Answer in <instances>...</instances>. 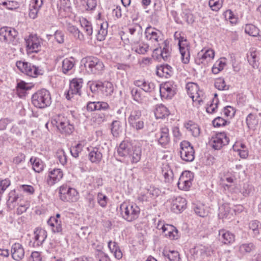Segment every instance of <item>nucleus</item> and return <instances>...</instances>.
<instances>
[{
    "instance_id": "nucleus-46",
    "label": "nucleus",
    "mask_w": 261,
    "mask_h": 261,
    "mask_svg": "<svg viewBox=\"0 0 261 261\" xmlns=\"http://www.w3.org/2000/svg\"><path fill=\"white\" fill-rule=\"evenodd\" d=\"M256 248L255 245L251 242L244 243L239 247V251L242 254L250 253Z\"/></svg>"
},
{
    "instance_id": "nucleus-43",
    "label": "nucleus",
    "mask_w": 261,
    "mask_h": 261,
    "mask_svg": "<svg viewBox=\"0 0 261 261\" xmlns=\"http://www.w3.org/2000/svg\"><path fill=\"white\" fill-rule=\"evenodd\" d=\"M73 59L69 60L67 58L65 59L62 61V70L64 74L67 73L71 71L74 66V63L73 61Z\"/></svg>"
},
{
    "instance_id": "nucleus-24",
    "label": "nucleus",
    "mask_w": 261,
    "mask_h": 261,
    "mask_svg": "<svg viewBox=\"0 0 261 261\" xmlns=\"http://www.w3.org/2000/svg\"><path fill=\"white\" fill-rule=\"evenodd\" d=\"M161 229L164 235L171 239H177L179 237L178 230L172 225H163Z\"/></svg>"
},
{
    "instance_id": "nucleus-56",
    "label": "nucleus",
    "mask_w": 261,
    "mask_h": 261,
    "mask_svg": "<svg viewBox=\"0 0 261 261\" xmlns=\"http://www.w3.org/2000/svg\"><path fill=\"white\" fill-rule=\"evenodd\" d=\"M257 53L256 51H251L250 54L248 56V61L249 64L253 67L255 68L257 67L258 60H256Z\"/></svg>"
},
{
    "instance_id": "nucleus-30",
    "label": "nucleus",
    "mask_w": 261,
    "mask_h": 261,
    "mask_svg": "<svg viewBox=\"0 0 261 261\" xmlns=\"http://www.w3.org/2000/svg\"><path fill=\"white\" fill-rule=\"evenodd\" d=\"M259 119L256 114L250 113L246 119L248 127L251 129H255L258 124Z\"/></svg>"
},
{
    "instance_id": "nucleus-42",
    "label": "nucleus",
    "mask_w": 261,
    "mask_h": 261,
    "mask_svg": "<svg viewBox=\"0 0 261 261\" xmlns=\"http://www.w3.org/2000/svg\"><path fill=\"white\" fill-rule=\"evenodd\" d=\"M186 128L190 131L194 137H197L200 135V128L196 124L189 121L185 124Z\"/></svg>"
},
{
    "instance_id": "nucleus-11",
    "label": "nucleus",
    "mask_w": 261,
    "mask_h": 261,
    "mask_svg": "<svg viewBox=\"0 0 261 261\" xmlns=\"http://www.w3.org/2000/svg\"><path fill=\"white\" fill-rule=\"evenodd\" d=\"M83 80L81 78H74L72 79L69 84V88L67 93L66 98L69 100L74 95H81V89L83 86Z\"/></svg>"
},
{
    "instance_id": "nucleus-18",
    "label": "nucleus",
    "mask_w": 261,
    "mask_h": 261,
    "mask_svg": "<svg viewBox=\"0 0 261 261\" xmlns=\"http://www.w3.org/2000/svg\"><path fill=\"white\" fill-rule=\"evenodd\" d=\"M214 56L215 53L213 49H202L198 53L197 58L195 59V62L198 65L203 63L204 61L208 62L212 60Z\"/></svg>"
},
{
    "instance_id": "nucleus-54",
    "label": "nucleus",
    "mask_w": 261,
    "mask_h": 261,
    "mask_svg": "<svg viewBox=\"0 0 261 261\" xmlns=\"http://www.w3.org/2000/svg\"><path fill=\"white\" fill-rule=\"evenodd\" d=\"M19 198L18 195H15L14 192H11L9 193V199L7 201V204L11 208H13L15 206V202L18 201Z\"/></svg>"
},
{
    "instance_id": "nucleus-61",
    "label": "nucleus",
    "mask_w": 261,
    "mask_h": 261,
    "mask_svg": "<svg viewBox=\"0 0 261 261\" xmlns=\"http://www.w3.org/2000/svg\"><path fill=\"white\" fill-rule=\"evenodd\" d=\"M57 157L60 163L64 165L66 163L67 159L65 152L62 149L58 150L56 153Z\"/></svg>"
},
{
    "instance_id": "nucleus-60",
    "label": "nucleus",
    "mask_w": 261,
    "mask_h": 261,
    "mask_svg": "<svg viewBox=\"0 0 261 261\" xmlns=\"http://www.w3.org/2000/svg\"><path fill=\"white\" fill-rule=\"evenodd\" d=\"M130 126L136 131L142 130L144 127V122L142 120L129 124Z\"/></svg>"
},
{
    "instance_id": "nucleus-2",
    "label": "nucleus",
    "mask_w": 261,
    "mask_h": 261,
    "mask_svg": "<svg viewBox=\"0 0 261 261\" xmlns=\"http://www.w3.org/2000/svg\"><path fill=\"white\" fill-rule=\"evenodd\" d=\"M32 102L34 107L39 109L49 106L51 103L49 92L45 89L37 91L32 96Z\"/></svg>"
},
{
    "instance_id": "nucleus-22",
    "label": "nucleus",
    "mask_w": 261,
    "mask_h": 261,
    "mask_svg": "<svg viewBox=\"0 0 261 261\" xmlns=\"http://www.w3.org/2000/svg\"><path fill=\"white\" fill-rule=\"evenodd\" d=\"M219 240L224 244H231L235 241V236L225 229H221L219 232Z\"/></svg>"
},
{
    "instance_id": "nucleus-32",
    "label": "nucleus",
    "mask_w": 261,
    "mask_h": 261,
    "mask_svg": "<svg viewBox=\"0 0 261 261\" xmlns=\"http://www.w3.org/2000/svg\"><path fill=\"white\" fill-rule=\"evenodd\" d=\"M47 224L51 227L54 232H60L62 230L61 222L57 219V218L51 217L47 221Z\"/></svg>"
},
{
    "instance_id": "nucleus-48",
    "label": "nucleus",
    "mask_w": 261,
    "mask_h": 261,
    "mask_svg": "<svg viewBox=\"0 0 261 261\" xmlns=\"http://www.w3.org/2000/svg\"><path fill=\"white\" fill-rule=\"evenodd\" d=\"M101 91L106 96L111 95L114 91V87L112 83L105 81L102 83Z\"/></svg>"
},
{
    "instance_id": "nucleus-50",
    "label": "nucleus",
    "mask_w": 261,
    "mask_h": 261,
    "mask_svg": "<svg viewBox=\"0 0 261 261\" xmlns=\"http://www.w3.org/2000/svg\"><path fill=\"white\" fill-rule=\"evenodd\" d=\"M194 210L196 215L201 217L206 216L208 213L204 205L202 204L196 205L194 208Z\"/></svg>"
},
{
    "instance_id": "nucleus-9",
    "label": "nucleus",
    "mask_w": 261,
    "mask_h": 261,
    "mask_svg": "<svg viewBox=\"0 0 261 261\" xmlns=\"http://www.w3.org/2000/svg\"><path fill=\"white\" fill-rule=\"evenodd\" d=\"M177 86L172 81L166 82L160 86V94L162 98L171 99L176 93Z\"/></svg>"
},
{
    "instance_id": "nucleus-25",
    "label": "nucleus",
    "mask_w": 261,
    "mask_h": 261,
    "mask_svg": "<svg viewBox=\"0 0 261 261\" xmlns=\"http://www.w3.org/2000/svg\"><path fill=\"white\" fill-rule=\"evenodd\" d=\"M132 145L128 142L122 141L117 148V153L120 157H121L122 162L124 163L126 158L130 151Z\"/></svg>"
},
{
    "instance_id": "nucleus-40",
    "label": "nucleus",
    "mask_w": 261,
    "mask_h": 261,
    "mask_svg": "<svg viewBox=\"0 0 261 261\" xmlns=\"http://www.w3.org/2000/svg\"><path fill=\"white\" fill-rule=\"evenodd\" d=\"M154 114L157 119H161L168 116L169 114V111L166 107L161 105L156 107L154 111Z\"/></svg>"
},
{
    "instance_id": "nucleus-4",
    "label": "nucleus",
    "mask_w": 261,
    "mask_h": 261,
    "mask_svg": "<svg viewBox=\"0 0 261 261\" xmlns=\"http://www.w3.org/2000/svg\"><path fill=\"white\" fill-rule=\"evenodd\" d=\"M16 65L19 70L29 76L36 77L43 74V71L41 69L31 63L19 61L16 63Z\"/></svg>"
},
{
    "instance_id": "nucleus-41",
    "label": "nucleus",
    "mask_w": 261,
    "mask_h": 261,
    "mask_svg": "<svg viewBox=\"0 0 261 261\" xmlns=\"http://www.w3.org/2000/svg\"><path fill=\"white\" fill-rule=\"evenodd\" d=\"M171 48L169 47V42L164 41L163 43V48L161 49V56L165 61H167L170 57Z\"/></svg>"
},
{
    "instance_id": "nucleus-38",
    "label": "nucleus",
    "mask_w": 261,
    "mask_h": 261,
    "mask_svg": "<svg viewBox=\"0 0 261 261\" xmlns=\"http://www.w3.org/2000/svg\"><path fill=\"white\" fill-rule=\"evenodd\" d=\"M142 90L136 87L131 89L130 93L133 99L138 103H142L144 96L142 93Z\"/></svg>"
},
{
    "instance_id": "nucleus-44",
    "label": "nucleus",
    "mask_w": 261,
    "mask_h": 261,
    "mask_svg": "<svg viewBox=\"0 0 261 261\" xmlns=\"http://www.w3.org/2000/svg\"><path fill=\"white\" fill-rule=\"evenodd\" d=\"M30 162L32 165L34 170L38 173L42 171L44 168V165L42 162L38 158H31Z\"/></svg>"
},
{
    "instance_id": "nucleus-1",
    "label": "nucleus",
    "mask_w": 261,
    "mask_h": 261,
    "mask_svg": "<svg viewBox=\"0 0 261 261\" xmlns=\"http://www.w3.org/2000/svg\"><path fill=\"white\" fill-rule=\"evenodd\" d=\"M82 62L84 63L86 71L91 74H101L105 69L102 61L99 59L89 56L83 58Z\"/></svg>"
},
{
    "instance_id": "nucleus-12",
    "label": "nucleus",
    "mask_w": 261,
    "mask_h": 261,
    "mask_svg": "<svg viewBox=\"0 0 261 261\" xmlns=\"http://www.w3.org/2000/svg\"><path fill=\"white\" fill-rule=\"evenodd\" d=\"M188 95L193 101H197L199 104L202 101L203 92L199 90L198 85L194 83H189L186 85Z\"/></svg>"
},
{
    "instance_id": "nucleus-28",
    "label": "nucleus",
    "mask_w": 261,
    "mask_h": 261,
    "mask_svg": "<svg viewBox=\"0 0 261 261\" xmlns=\"http://www.w3.org/2000/svg\"><path fill=\"white\" fill-rule=\"evenodd\" d=\"M58 9L59 15L62 17H66L71 9L69 0H61L58 4Z\"/></svg>"
},
{
    "instance_id": "nucleus-14",
    "label": "nucleus",
    "mask_w": 261,
    "mask_h": 261,
    "mask_svg": "<svg viewBox=\"0 0 261 261\" xmlns=\"http://www.w3.org/2000/svg\"><path fill=\"white\" fill-rule=\"evenodd\" d=\"M141 155V148L138 146H132L124 163L126 165L137 163L140 161Z\"/></svg>"
},
{
    "instance_id": "nucleus-63",
    "label": "nucleus",
    "mask_w": 261,
    "mask_h": 261,
    "mask_svg": "<svg viewBox=\"0 0 261 261\" xmlns=\"http://www.w3.org/2000/svg\"><path fill=\"white\" fill-rule=\"evenodd\" d=\"M167 256L170 261H180L179 254L177 251H170Z\"/></svg>"
},
{
    "instance_id": "nucleus-8",
    "label": "nucleus",
    "mask_w": 261,
    "mask_h": 261,
    "mask_svg": "<svg viewBox=\"0 0 261 261\" xmlns=\"http://www.w3.org/2000/svg\"><path fill=\"white\" fill-rule=\"evenodd\" d=\"M17 35V31L14 28L5 27L0 29V40L2 42L15 44Z\"/></svg>"
},
{
    "instance_id": "nucleus-39",
    "label": "nucleus",
    "mask_w": 261,
    "mask_h": 261,
    "mask_svg": "<svg viewBox=\"0 0 261 261\" xmlns=\"http://www.w3.org/2000/svg\"><path fill=\"white\" fill-rule=\"evenodd\" d=\"M138 43V42L134 43L132 49L138 54H145L148 50V45L144 43Z\"/></svg>"
},
{
    "instance_id": "nucleus-16",
    "label": "nucleus",
    "mask_w": 261,
    "mask_h": 261,
    "mask_svg": "<svg viewBox=\"0 0 261 261\" xmlns=\"http://www.w3.org/2000/svg\"><path fill=\"white\" fill-rule=\"evenodd\" d=\"M192 173L190 172H182L177 183L178 188L182 190H188L192 184Z\"/></svg>"
},
{
    "instance_id": "nucleus-36",
    "label": "nucleus",
    "mask_w": 261,
    "mask_h": 261,
    "mask_svg": "<svg viewBox=\"0 0 261 261\" xmlns=\"http://www.w3.org/2000/svg\"><path fill=\"white\" fill-rule=\"evenodd\" d=\"M111 133L114 137H118L122 133L121 122L118 120L113 121L111 125Z\"/></svg>"
},
{
    "instance_id": "nucleus-29",
    "label": "nucleus",
    "mask_w": 261,
    "mask_h": 261,
    "mask_svg": "<svg viewBox=\"0 0 261 261\" xmlns=\"http://www.w3.org/2000/svg\"><path fill=\"white\" fill-rule=\"evenodd\" d=\"M145 34L146 37L149 38V40L159 42V39L161 35V32L154 28L149 27L146 28Z\"/></svg>"
},
{
    "instance_id": "nucleus-23",
    "label": "nucleus",
    "mask_w": 261,
    "mask_h": 261,
    "mask_svg": "<svg viewBox=\"0 0 261 261\" xmlns=\"http://www.w3.org/2000/svg\"><path fill=\"white\" fill-rule=\"evenodd\" d=\"M156 73L160 77H170L173 74L172 67L168 65L164 64L156 67Z\"/></svg>"
},
{
    "instance_id": "nucleus-3",
    "label": "nucleus",
    "mask_w": 261,
    "mask_h": 261,
    "mask_svg": "<svg viewBox=\"0 0 261 261\" xmlns=\"http://www.w3.org/2000/svg\"><path fill=\"white\" fill-rule=\"evenodd\" d=\"M122 217L128 222H133L139 217L140 209L136 204L127 202L122 203L120 206Z\"/></svg>"
},
{
    "instance_id": "nucleus-20",
    "label": "nucleus",
    "mask_w": 261,
    "mask_h": 261,
    "mask_svg": "<svg viewBox=\"0 0 261 261\" xmlns=\"http://www.w3.org/2000/svg\"><path fill=\"white\" fill-rule=\"evenodd\" d=\"M11 253L15 260H21L24 256V250L22 245L18 243L13 244L11 246Z\"/></svg>"
},
{
    "instance_id": "nucleus-7",
    "label": "nucleus",
    "mask_w": 261,
    "mask_h": 261,
    "mask_svg": "<svg viewBox=\"0 0 261 261\" xmlns=\"http://www.w3.org/2000/svg\"><path fill=\"white\" fill-rule=\"evenodd\" d=\"M191 252L194 257L200 261H206L213 253V250L210 247L198 245L193 248Z\"/></svg>"
},
{
    "instance_id": "nucleus-52",
    "label": "nucleus",
    "mask_w": 261,
    "mask_h": 261,
    "mask_svg": "<svg viewBox=\"0 0 261 261\" xmlns=\"http://www.w3.org/2000/svg\"><path fill=\"white\" fill-rule=\"evenodd\" d=\"M108 197L104 194L98 192L97 195V202L98 204L102 207L105 208L108 204Z\"/></svg>"
},
{
    "instance_id": "nucleus-13",
    "label": "nucleus",
    "mask_w": 261,
    "mask_h": 261,
    "mask_svg": "<svg viewBox=\"0 0 261 261\" xmlns=\"http://www.w3.org/2000/svg\"><path fill=\"white\" fill-rule=\"evenodd\" d=\"M229 138L224 132L217 134L212 137L210 143L212 147L216 150L220 149L223 146L228 144Z\"/></svg>"
},
{
    "instance_id": "nucleus-53",
    "label": "nucleus",
    "mask_w": 261,
    "mask_h": 261,
    "mask_svg": "<svg viewBox=\"0 0 261 261\" xmlns=\"http://www.w3.org/2000/svg\"><path fill=\"white\" fill-rule=\"evenodd\" d=\"M260 227L261 224L257 220L252 221L249 224V228L252 230L254 237L259 234V229Z\"/></svg>"
},
{
    "instance_id": "nucleus-47",
    "label": "nucleus",
    "mask_w": 261,
    "mask_h": 261,
    "mask_svg": "<svg viewBox=\"0 0 261 261\" xmlns=\"http://www.w3.org/2000/svg\"><path fill=\"white\" fill-rule=\"evenodd\" d=\"M80 23L86 35L88 37H90L93 33V28L91 22L88 21L86 19L83 18L80 20Z\"/></svg>"
},
{
    "instance_id": "nucleus-58",
    "label": "nucleus",
    "mask_w": 261,
    "mask_h": 261,
    "mask_svg": "<svg viewBox=\"0 0 261 261\" xmlns=\"http://www.w3.org/2000/svg\"><path fill=\"white\" fill-rule=\"evenodd\" d=\"M83 146L81 143H78L75 146L71 148L70 152L71 155L74 158L79 156V153L83 149Z\"/></svg>"
},
{
    "instance_id": "nucleus-33",
    "label": "nucleus",
    "mask_w": 261,
    "mask_h": 261,
    "mask_svg": "<svg viewBox=\"0 0 261 261\" xmlns=\"http://www.w3.org/2000/svg\"><path fill=\"white\" fill-rule=\"evenodd\" d=\"M170 141L169 135V129L165 126L161 129L160 136L159 139V142L162 145H167Z\"/></svg>"
},
{
    "instance_id": "nucleus-34",
    "label": "nucleus",
    "mask_w": 261,
    "mask_h": 261,
    "mask_svg": "<svg viewBox=\"0 0 261 261\" xmlns=\"http://www.w3.org/2000/svg\"><path fill=\"white\" fill-rule=\"evenodd\" d=\"M107 116L105 113L95 114L92 117L91 121L94 126H99L106 121Z\"/></svg>"
},
{
    "instance_id": "nucleus-26",
    "label": "nucleus",
    "mask_w": 261,
    "mask_h": 261,
    "mask_svg": "<svg viewBox=\"0 0 261 261\" xmlns=\"http://www.w3.org/2000/svg\"><path fill=\"white\" fill-rule=\"evenodd\" d=\"M89 151L88 158L89 160L94 163H98L102 159V153L99 150V149L96 147L88 148Z\"/></svg>"
},
{
    "instance_id": "nucleus-37",
    "label": "nucleus",
    "mask_w": 261,
    "mask_h": 261,
    "mask_svg": "<svg viewBox=\"0 0 261 261\" xmlns=\"http://www.w3.org/2000/svg\"><path fill=\"white\" fill-rule=\"evenodd\" d=\"M162 173L164 176L166 181L170 182L172 180L173 178V172L169 165H163Z\"/></svg>"
},
{
    "instance_id": "nucleus-5",
    "label": "nucleus",
    "mask_w": 261,
    "mask_h": 261,
    "mask_svg": "<svg viewBox=\"0 0 261 261\" xmlns=\"http://www.w3.org/2000/svg\"><path fill=\"white\" fill-rule=\"evenodd\" d=\"M58 130L62 134L67 135L71 134L74 129L73 125L71 124L67 118L59 115L55 117L51 122Z\"/></svg>"
},
{
    "instance_id": "nucleus-21",
    "label": "nucleus",
    "mask_w": 261,
    "mask_h": 261,
    "mask_svg": "<svg viewBox=\"0 0 261 261\" xmlns=\"http://www.w3.org/2000/svg\"><path fill=\"white\" fill-rule=\"evenodd\" d=\"M63 173L60 169H54L49 172L47 179V184L53 186L59 182L63 177Z\"/></svg>"
},
{
    "instance_id": "nucleus-15",
    "label": "nucleus",
    "mask_w": 261,
    "mask_h": 261,
    "mask_svg": "<svg viewBox=\"0 0 261 261\" xmlns=\"http://www.w3.org/2000/svg\"><path fill=\"white\" fill-rule=\"evenodd\" d=\"M178 45L182 62L185 64L188 63L190 56L189 46L187 39L184 37L180 36L178 38Z\"/></svg>"
},
{
    "instance_id": "nucleus-59",
    "label": "nucleus",
    "mask_w": 261,
    "mask_h": 261,
    "mask_svg": "<svg viewBox=\"0 0 261 261\" xmlns=\"http://www.w3.org/2000/svg\"><path fill=\"white\" fill-rule=\"evenodd\" d=\"M154 83L145 81L141 89L146 93H151L154 90Z\"/></svg>"
},
{
    "instance_id": "nucleus-10",
    "label": "nucleus",
    "mask_w": 261,
    "mask_h": 261,
    "mask_svg": "<svg viewBox=\"0 0 261 261\" xmlns=\"http://www.w3.org/2000/svg\"><path fill=\"white\" fill-rule=\"evenodd\" d=\"M194 150L190 142L184 141L180 143V157L186 162H192L194 159Z\"/></svg>"
},
{
    "instance_id": "nucleus-17",
    "label": "nucleus",
    "mask_w": 261,
    "mask_h": 261,
    "mask_svg": "<svg viewBox=\"0 0 261 261\" xmlns=\"http://www.w3.org/2000/svg\"><path fill=\"white\" fill-rule=\"evenodd\" d=\"M25 40L27 49L30 51L37 53L40 50V40L36 35H30Z\"/></svg>"
},
{
    "instance_id": "nucleus-31",
    "label": "nucleus",
    "mask_w": 261,
    "mask_h": 261,
    "mask_svg": "<svg viewBox=\"0 0 261 261\" xmlns=\"http://www.w3.org/2000/svg\"><path fill=\"white\" fill-rule=\"evenodd\" d=\"M34 244L39 246L42 244L47 237V232L44 229L37 230L35 231Z\"/></svg>"
},
{
    "instance_id": "nucleus-49",
    "label": "nucleus",
    "mask_w": 261,
    "mask_h": 261,
    "mask_svg": "<svg viewBox=\"0 0 261 261\" xmlns=\"http://www.w3.org/2000/svg\"><path fill=\"white\" fill-rule=\"evenodd\" d=\"M245 32L250 36L256 37L259 34V30L255 25L251 24H247L245 27Z\"/></svg>"
},
{
    "instance_id": "nucleus-27",
    "label": "nucleus",
    "mask_w": 261,
    "mask_h": 261,
    "mask_svg": "<svg viewBox=\"0 0 261 261\" xmlns=\"http://www.w3.org/2000/svg\"><path fill=\"white\" fill-rule=\"evenodd\" d=\"M130 34V38L134 43L138 42L142 37V28L139 25H135L128 29Z\"/></svg>"
},
{
    "instance_id": "nucleus-64",
    "label": "nucleus",
    "mask_w": 261,
    "mask_h": 261,
    "mask_svg": "<svg viewBox=\"0 0 261 261\" xmlns=\"http://www.w3.org/2000/svg\"><path fill=\"white\" fill-rule=\"evenodd\" d=\"M96 256L99 261H110L108 255L100 250L97 251Z\"/></svg>"
},
{
    "instance_id": "nucleus-55",
    "label": "nucleus",
    "mask_w": 261,
    "mask_h": 261,
    "mask_svg": "<svg viewBox=\"0 0 261 261\" xmlns=\"http://www.w3.org/2000/svg\"><path fill=\"white\" fill-rule=\"evenodd\" d=\"M215 87L219 90H226L228 89V87L226 85L223 79H218L215 82Z\"/></svg>"
},
{
    "instance_id": "nucleus-45",
    "label": "nucleus",
    "mask_w": 261,
    "mask_h": 261,
    "mask_svg": "<svg viewBox=\"0 0 261 261\" xmlns=\"http://www.w3.org/2000/svg\"><path fill=\"white\" fill-rule=\"evenodd\" d=\"M100 25V28L97 32L96 38L98 40L102 41L105 40L108 33V23L107 22H103Z\"/></svg>"
},
{
    "instance_id": "nucleus-51",
    "label": "nucleus",
    "mask_w": 261,
    "mask_h": 261,
    "mask_svg": "<svg viewBox=\"0 0 261 261\" xmlns=\"http://www.w3.org/2000/svg\"><path fill=\"white\" fill-rule=\"evenodd\" d=\"M142 116L141 111L140 110H135L132 112L130 116L128 118V123L130 124L131 123H133L137 121L141 120V118Z\"/></svg>"
},
{
    "instance_id": "nucleus-6",
    "label": "nucleus",
    "mask_w": 261,
    "mask_h": 261,
    "mask_svg": "<svg viewBox=\"0 0 261 261\" xmlns=\"http://www.w3.org/2000/svg\"><path fill=\"white\" fill-rule=\"evenodd\" d=\"M59 194L61 199L66 202H75L79 197L77 191L74 188L66 185H63L60 187Z\"/></svg>"
},
{
    "instance_id": "nucleus-62",
    "label": "nucleus",
    "mask_w": 261,
    "mask_h": 261,
    "mask_svg": "<svg viewBox=\"0 0 261 261\" xmlns=\"http://www.w3.org/2000/svg\"><path fill=\"white\" fill-rule=\"evenodd\" d=\"M222 1H214L210 0L208 4L212 10L213 11H218L222 7Z\"/></svg>"
},
{
    "instance_id": "nucleus-35",
    "label": "nucleus",
    "mask_w": 261,
    "mask_h": 261,
    "mask_svg": "<svg viewBox=\"0 0 261 261\" xmlns=\"http://www.w3.org/2000/svg\"><path fill=\"white\" fill-rule=\"evenodd\" d=\"M67 31L76 39L80 41L84 40V35L75 26L69 24L67 28Z\"/></svg>"
},
{
    "instance_id": "nucleus-19",
    "label": "nucleus",
    "mask_w": 261,
    "mask_h": 261,
    "mask_svg": "<svg viewBox=\"0 0 261 261\" xmlns=\"http://www.w3.org/2000/svg\"><path fill=\"white\" fill-rule=\"evenodd\" d=\"M187 202L185 198L178 196L173 197L171 204V211L175 213H179L186 207Z\"/></svg>"
},
{
    "instance_id": "nucleus-57",
    "label": "nucleus",
    "mask_w": 261,
    "mask_h": 261,
    "mask_svg": "<svg viewBox=\"0 0 261 261\" xmlns=\"http://www.w3.org/2000/svg\"><path fill=\"white\" fill-rule=\"evenodd\" d=\"M218 100L217 98H214L211 104L206 108V111L208 113L212 114L216 112L218 108Z\"/></svg>"
}]
</instances>
